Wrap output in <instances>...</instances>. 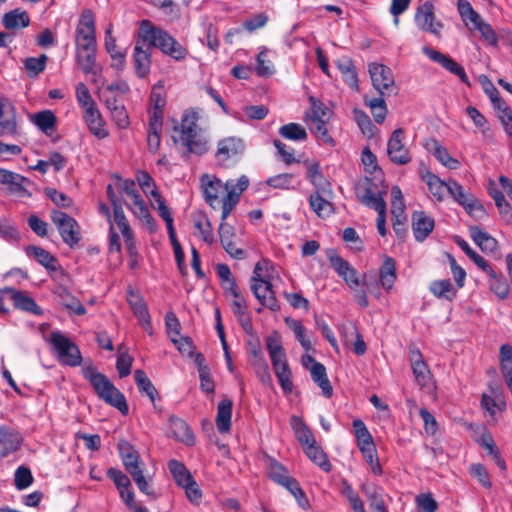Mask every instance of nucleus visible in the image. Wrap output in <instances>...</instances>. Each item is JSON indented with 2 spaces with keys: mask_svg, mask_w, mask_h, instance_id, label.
<instances>
[{
  "mask_svg": "<svg viewBox=\"0 0 512 512\" xmlns=\"http://www.w3.org/2000/svg\"><path fill=\"white\" fill-rule=\"evenodd\" d=\"M245 150V144L241 138L227 137L218 142L216 159L220 163H226L228 160L241 155Z\"/></svg>",
  "mask_w": 512,
  "mask_h": 512,
  "instance_id": "nucleus-16",
  "label": "nucleus"
},
{
  "mask_svg": "<svg viewBox=\"0 0 512 512\" xmlns=\"http://www.w3.org/2000/svg\"><path fill=\"white\" fill-rule=\"evenodd\" d=\"M307 457L316 465H318L323 471L329 472L331 470V464L328 460L327 455L316 443L312 444L304 449Z\"/></svg>",
  "mask_w": 512,
  "mask_h": 512,
  "instance_id": "nucleus-46",
  "label": "nucleus"
},
{
  "mask_svg": "<svg viewBox=\"0 0 512 512\" xmlns=\"http://www.w3.org/2000/svg\"><path fill=\"white\" fill-rule=\"evenodd\" d=\"M396 280L395 261L387 257L380 268V282L384 289L390 290Z\"/></svg>",
  "mask_w": 512,
  "mask_h": 512,
  "instance_id": "nucleus-44",
  "label": "nucleus"
},
{
  "mask_svg": "<svg viewBox=\"0 0 512 512\" xmlns=\"http://www.w3.org/2000/svg\"><path fill=\"white\" fill-rule=\"evenodd\" d=\"M128 295L129 297L127 301L129 303L131 310L133 311V314L138 320L150 315L148 307L141 295L135 293L132 290L128 291Z\"/></svg>",
  "mask_w": 512,
  "mask_h": 512,
  "instance_id": "nucleus-49",
  "label": "nucleus"
},
{
  "mask_svg": "<svg viewBox=\"0 0 512 512\" xmlns=\"http://www.w3.org/2000/svg\"><path fill=\"white\" fill-rule=\"evenodd\" d=\"M448 193L458 204L463 206L471 216L481 218L485 215L483 206L478 202L475 196L471 193H467L457 181L449 180Z\"/></svg>",
  "mask_w": 512,
  "mask_h": 512,
  "instance_id": "nucleus-8",
  "label": "nucleus"
},
{
  "mask_svg": "<svg viewBox=\"0 0 512 512\" xmlns=\"http://www.w3.org/2000/svg\"><path fill=\"white\" fill-rule=\"evenodd\" d=\"M12 299L16 308L31 312L35 315H40L42 313L41 308L37 305L34 299L27 296L23 292L13 291Z\"/></svg>",
  "mask_w": 512,
  "mask_h": 512,
  "instance_id": "nucleus-48",
  "label": "nucleus"
},
{
  "mask_svg": "<svg viewBox=\"0 0 512 512\" xmlns=\"http://www.w3.org/2000/svg\"><path fill=\"white\" fill-rule=\"evenodd\" d=\"M118 451L126 471L133 475L144 470V463L140 459L138 451L126 440L118 442Z\"/></svg>",
  "mask_w": 512,
  "mask_h": 512,
  "instance_id": "nucleus-19",
  "label": "nucleus"
},
{
  "mask_svg": "<svg viewBox=\"0 0 512 512\" xmlns=\"http://www.w3.org/2000/svg\"><path fill=\"white\" fill-rule=\"evenodd\" d=\"M422 51L431 60L441 64V66L443 68H445L452 74L457 75L463 83L469 84V79H468V76H467L464 68L460 64H458L454 59H452L450 56L445 55V54H443L439 51H436L434 49H431L427 46L423 47Z\"/></svg>",
  "mask_w": 512,
  "mask_h": 512,
  "instance_id": "nucleus-15",
  "label": "nucleus"
},
{
  "mask_svg": "<svg viewBox=\"0 0 512 512\" xmlns=\"http://www.w3.org/2000/svg\"><path fill=\"white\" fill-rule=\"evenodd\" d=\"M412 231L418 242L424 241L433 231L435 222L433 217L424 211H414L411 217Z\"/></svg>",
  "mask_w": 512,
  "mask_h": 512,
  "instance_id": "nucleus-20",
  "label": "nucleus"
},
{
  "mask_svg": "<svg viewBox=\"0 0 512 512\" xmlns=\"http://www.w3.org/2000/svg\"><path fill=\"white\" fill-rule=\"evenodd\" d=\"M139 33L143 37V42L148 44L150 48H159L164 54L180 61L187 55V49L183 47L174 37L167 31L158 28L149 20L141 22Z\"/></svg>",
  "mask_w": 512,
  "mask_h": 512,
  "instance_id": "nucleus-3",
  "label": "nucleus"
},
{
  "mask_svg": "<svg viewBox=\"0 0 512 512\" xmlns=\"http://www.w3.org/2000/svg\"><path fill=\"white\" fill-rule=\"evenodd\" d=\"M291 425L295 432L296 438L302 445L303 449L312 444H315L316 440L313 433L299 417L293 416L291 418Z\"/></svg>",
  "mask_w": 512,
  "mask_h": 512,
  "instance_id": "nucleus-37",
  "label": "nucleus"
},
{
  "mask_svg": "<svg viewBox=\"0 0 512 512\" xmlns=\"http://www.w3.org/2000/svg\"><path fill=\"white\" fill-rule=\"evenodd\" d=\"M422 179L426 182L431 194L438 201H442L444 199L445 193H448L449 181L445 182L441 180L437 175L428 170L425 172V174L422 175Z\"/></svg>",
  "mask_w": 512,
  "mask_h": 512,
  "instance_id": "nucleus-33",
  "label": "nucleus"
},
{
  "mask_svg": "<svg viewBox=\"0 0 512 512\" xmlns=\"http://www.w3.org/2000/svg\"><path fill=\"white\" fill-rule=\"evenodd\" d=\"M430 291L437 298H444L449 301L456 296L457 290L454 289L450 279L438 280L431 283Z\"/></svg>",
  "mask_w": 512,
  "mask_h": 512,
  "instance_id": "nucleus-47",
  "label": "nucleus"
},
{
  "mask_svg": "<svg viewBox=\"0 0 512 512\" xmlns=\"http://www.w3.org/2000/svg\"><path fill=\"white\" fill-rule=\"evenodd\" d=\"M194 227L200 232V235L208 244L214 242V235L212 231L211 223L206 214L198 212L192 215Z\"/></svg>",
  "mask_w": 512,
  "mask_h": 512,
  "instance_id": "nucleus-41",
  "label": "nucleus"
},
{
  "mask_svg": "<svg viewBox=\"0 0 512 512\" xmlns=\"http://www.w3.org/2000/svg\"><path fill=\"white\" fill-rule=\"evenodd\" d=\"M48 57L46 54L40 55L38 58L29 57L24 60V67L30 78H35L44 71Z\"/></svg>",
  "mask_w": 512,
  "mask_h": 512,
  "instance_id": "nucleus-51",
  "label": "nucleus"
},
{
  "mask_svg": "<svg viewBox=\"0 0 512 512\" xmlns=\"http://www.w3.org/2000/svg\"><path fill=\"white\" fill-rule=\"evenodd\" d=\"M0 183L6 185L9 192L18 197L29 198L32 195L27 189L31 181L18 173L0 168Z\"/></svg>",
  "mask_w": 512,
  "mask_h": 512,
  "instance_id": "nucleus-11",
  "label": "nucleus"
},
{
  "mask_svg": "<svg viewBox=\"0 0 512 512\" xmlns=\"http://www.w3.org/2000/svg\"><path fill=\"white\" fill-rule=\"evenodd\" d=\"M33 475L29 468L20 466L14 475V484L18 490H23L33 483Z\"/></svg>",
  "mask_w": 512,
  "mask_h": 512,
  "instance_id": "nucleus-64",
  "label": "nucleus"
},
{
  "mask_svg": "<svg viewBox=\"0 0 512 512\" xmlns=\"http://www.w3.org/2000/svg\"><path fill=\"white\" fill-rule=\"evenodd\" d=\"M425 147L445 167L449 169H457L459 167V161L450 156L447 149L436 139H430L427 141Z\"/></svg>",
  "mask_w": 512,
  "mask_h": 512,
  "instance_id": "nucleus-26",
  "label": "nucleus"
},
{
  "mask_svg": "<svg viewBox=\"0 0 512 512\" xmlns=\"http://www.w3.org/2000/svg\"><path fill=\"white\" fill-rule=\"evenodd\" d=\"M50 343L62 364L71 367L81 364L82 357L79 348L60 331L51 333Z\"/></svg>",
  "mask_w": 512,
  "mask_h": 512,
  "instance_id": "nucleus-6",
  "label": "nucleus"
},
{
  "mask_svg": "<svg viewBox=\"0 0 512 512\" xmlns=\"http://www.w3.org/2000/svg\"><path fill=\"white\" fill-rule=\"evenodd\" d=\"M197 115L195 112H185L182 116L180 125H174L172 140L175 144L180 143L185 149L186 154L203 155L208 151V141L200 133L197 125Z\"/></svg>",
  "mask_w": 512,
  "mask_h": 512,
  "instance_id": "nucleus-1",
  "label": "nucleus"
},
{
  "mask_svg": "<svg viewBox=\"0 0 512 512\" xmlns=\"http://www.w3.org/2000/svg\"><path fill=\"white\" fill-rule=\"evenodd\" d=\"M470 236L475 244L484 252H494L498 247L497 240L479 226L469 228Z\"/></svg>",
  "mask_w": 512,
  "mask_h": 512,
  "instance_id": "nucleus-29",
  "label": "nucleus"
},
{
  "mask_svg": "<svg viewBox=\"0 0 512 512\" xmlns=\"http://www.w3.org/2000/svg\"><path fill=\"white\" fill-rule=\"evenodd\" d=\"M365 103L370 107L375 122L379 124L383 123L387 114V107L383 96L373 98L369 101L365 100Z\"/></svg>",
  "mask_w": 512,
  "mask_h": 512,
  "instance_id": "nucleus-54",
  "label": "nucleus"
},
{
  "mask_svg": "<svg viewBox=\"0 0 512 512\" xmlns=\"http://www.w3.org/2000/svg\"><path fill=\"white\" fill-rule=\"evenodd\" d=\"M353 428L355 431V436L357 438L359 449H361V447L374 445L373 438L363 421L359 419L354 420Z\"/></svg>",
  "mask_w": 512,
  "mask_h": 512,
  "instance_id": "nucleus-52",
  "label": "nucleus"
},
{
  "mask_svg": "<svg viewBox=\"0 0 512 512\" xmlns=\"http://www.w3.org/2000/svg\"><path fill=\"white\" fill-rule=\"evenodd\" d=\"M434 20V5L431 1H426L418 7L415 14V21L421 30L440 37V30L443 27V24L441 22L434 23Z\"/></svg>",
  "mask_w": 512,
  "mask_h": 512,
  "instance_id": "nucleus-13",
  "label": "nucleus"
},
{
  "mask_svg": "<svg viewBox=\"0 0 512 512\" xmlns=\"http://www.w3.org/2000/svg\"><path fill=\"white\" fill-rule=\"evenodd\" d=\"M357 197L360 202L377 213V229L381 236H385L386 230V203L384 195L387 194L386 187L378 188L370 178L365 177L356 185Z\"/></svg>",
  "mask_w": 512,
  "mask_h": 512,
  "instance_id": "nucleus-4",
  "label": "nucleus"
},
{
  "mask_svg": "<svg viewBox=\"0 0 512 512\" xmlns=\"http://www.w3.org/2000/svg\"><path fill=\"white\" fill-rule=\"evenodd\" d=\"M10 114L6 119L0 120V130L3 136L10 135L16 136L18 135V125L16 121V109L13 105L9 104Z\"/></svg>",
  "mask_w": 512,
  "mask_h": 512,
  "instance_id": "nucleus-56",
  "label": "nucleus"
},
{
  "mask_svg": "<svg viewBox=\"0 0 512 512\" xmlns=\"http://www.w3.org/2000/svg\"><path fill=\"white\" fill-rule=\"evenodd\" d=\"M327 257L333 269L341 277L346 276V274H348V271L352 268L349 262L340 257L335 250H329L327 252Z\"/></svg>",
  "mask_w": 512,
  "mask_h": 512,
  "instance_id": "nucleus-61",
  "label": "nucleus"
},
{
  "mask_svg": "<svg viewBox=\"0 0 512 512\" xmlns=\"http://www.w3.org/2000/svg\"><path fill=\"white\" fill-rule=\"evenodd\" d=\"M96 52L97 42L76 45V61L85 74H97Z\"/></svg>",
  "mask_w": 512,
  "mask_h": 512,
  "instance_id": "nucleus-17",
  "label": "nucleus"
},
{
  "mask_svg": "<svg viewBox=\"0 0 512 512\" xmlns=\"http://www.w3.org/2000/svg\"><path fill=\"white\" fill-rule=\"evenodd\" d=\"M279 133L284 138L293 141H304L307 139L306 130L297 123H289L281 126Z\"/></svg>",
  "mask_w": 512,
  "mask_h": 512,
  "instance_id": "nucleus-50",
  "label": "nucleus"
},
{
  "mask_svg": "<svg viewBox=\"0 0 512 512\" xmlns=\"http://www.w3.org/2000/svg\"><path fill=\"white\" fill-rule=\"evenodd\" d=\"M55 297L59 305L68 311L70 314L84 315L86 309L83 304L73 296L67 288L58 286L54 291Z\"/></svg>",
  "mask_w": 512,
  "mask_h": 512,
  "instance_id": "nucleus-23",
  "label": "nucleus"
},
{
  "mask_svg": "<svg viewBox=\"0 0 512 512\" xmlns=\"http://www.w3.org/2000/svg\"><path fill=\"white\" fill-rule=\"evenodd\" d=\"M105 49L112 60H119V64H112V67L122 70L125 63V54L117 50L116 39L112 36L111 28H108L105 32Z\"/></svg>",
  "mask_w": 512,
  "mask_h": 512,
  "instance_id": "nucleus-45",
  "label": "nucleus"
},
{
  "mask_svg": "<svg viewBox=\"0 0 512 512\" xmlns=\"http://www.w3.org/2000/svg\"><path fill=\"white\" fill-rule=\"evenodd\" d=\"M30 120L46 135L56 128L57 118L51 110H43L30 116Z\"/></svg>",
  "mask_w": 512,
  "mask_h": 512,
  "instance_id": "nucleus-32",
  "label": "nucleus"
},
{
  "mask_svg": "<svg viewBox=\"0 0 512 512\" xmlns=\"http://www.w3.org/2000/svg\"><path fill=\"white\" fill-rule=\"evenodd\" d=\"M268 475L280 485H283L290 478L287 469L276 460H271Z\"/></svg>",
  "mask_w": 512,
  "mask_h": 512,
  "instance_id": "nucleus-63",
  "label": "nucleus"
},
{
  "mask_svg": "<svg viewBox=\"0 0 512 512\" xmlns=\"http://www.w3.org/2000/svg\"><path fill=\"white\" fill-rule=\"evenodd\" d=\"M369 73L371 76L372 84L374 88L380 93V96L384 95L385 90H389L394 87L395 81L392 70L378 63H371L369 65Z\"/></svg>",
  "mask_w": 512,
  "mask_h": 512,
  "instance_id": "nucleus-14",
  "label": "nucleus"
},
{
  "mask_svg": "<svg viewBox=\"0 0 512 512\" xmlns=\"http://www.w3.org/2000/svg\"><path fill=\"white\" fill-rule=\"evenodd\" d=\"M266 346L272 363L286 359V354L278 337L269 336L266 339Z\"/></svg>",
  "mask_w": 512,
  "mask_h": 512,
  "instance_id": "nucleus-60",
  "label": "nucleus"
},
{
  "mask_svg": "<svg viewBox=\"0 0 512 512\" xmlns=\"http://www.w3.org/2000/svg\"><path fill=\"white\" fill-rule=\"evenodd\" d=\"M336 65L343 75L344 81L355 90H358V75L350 57L344 56L336 61Z\"/></svg>",
  "mask_w": 512,
  "mask_h": 512,
  "instance_id": "nucleus-34",
  "label": "nucleus"
},
{
  "mask_svg": "<svg viewBox=\"0 0 512 512\" xmlns=\"http://www.w3.org/2000/svg\"><path fill=\"white\" fill-rule=\"evenodd\" d=\"M310 122L309 129L315 135V137L323 144L334 146L335 141L332 136L328 133L326 124L328 121L319 120L318 118H307Z\"/></svg>",
  "mask_w": 512,
  "mask_h": 512,
  "instance_id": "nucleus-43",
  "label": "nucleus"
},
{
  "mask_svg": "<svg viewBox=\"0 0 512 512\" xmlns=\"http://www.w3.org/2000/svg\"><path fill=\"white\" fill-rule=\"evenodd\" d=\"M362 163L366 172H368L370 175H373V178L370 177V179L377 184L378 188H381L380 185H382L384 182L383 173L377 164L376 156L368 147L362 151ZM367 177L369 178V176Z\"/></svg>",
  "mask_w": 512,
  "mask_h": 512,
  "instance_id": "nucleus-30",
  "label": "nucleus"
},
{
  "mask_svg": "<svg viewBox=\"0 0 512 512\" xmlns=\"http://www.w3.org/2000/svg\"><path fill=\"white\" fill-rule=\"evenodd\" d=\"M25 252L27 256L33 257L47 270L56 271L59 267L57 258L42 247L30 245L26 247Z\"/></svg>",
  "mask_w": 512,
  "mask_h": 512,
  "instance_id": "nucleus-25",
  "label": "nucleus"
},
{
  "mask_svg": "<svg viewBox=\"0 0 512 512\" xmlns=\"http://www.w3.org/2000/svg\"><path fill=\"white\" fill-rule=\"evenodd\" d=\"M489 195L494 200L495 205L497 206L502 218L507 223H509L512 220V206L506 200L503 192L499 190L497 187L493 186L489 188Z\"/></svg>",
  "mask_w": 512,
  "mask_h": 512,
  "instance_id": "nucleus-40",
  "label": "nucleus"
},
{
  "mask_svg": "<svg viewBox=\"0 0 512 512\" xmlns=\"http://www.w3.org/2000/svg\"><path fill=\"white\" fill-rule=\"evenodd\" d=\"M134 379L139 391L142 394H146L151 402L155 403L156 399L159 397V394L150 379L147 377L146 373L141 369H137L134 372Z\"/></svg>",
  "mask_w": 512,
  "mask_h": 512,
  "instance_id": "nucleus-39",
  "label": "nucleus"
},
{
  "mask_svg": "<svg viewBox=\"0 0 512 512\" xmlns=\"http://www.w3.org/2000/svg\"><path fill=\"white\" fill-rule=\"evenodd\" d=\"M94 14L90 9L81 13L75 32V44L96 43Z\"/></svg>",
  "mask_w": 512,
  "mask_h": 512,
  "instance_id": "nucleus-12",
  "label": "nucleus"
},
{
  "mask_svg": "<svg viewBox=\"0 0 512 512\" xmlns=\"http://www.w3.org/2000/svg\"><path fill=\"white\" fill-rule=\"evenodd\" d=\"M113 218L115 223L119 227L124 239L133 237L132 229L124 214L122 205L113 208Z\"/></svg>",
  "mask_w": 512,
  "mask_h": 512,
  "instance_id": "nucleus-58",
  "label": "nucleus"
},
{
  "mask_svg": "<svg viewBox=\"0 0 512 512\" xmlns=\"http://www.w3.org/2000/svg\"><path fill=\"white\" fill-rule=\"evenodd\" d=\"M410 360L412 365L413 374L417 383L421 387L428 385L430 381V371L427 364L423 360V356L418 349L410 350Z\"/></svg>",
  "mask_w": 512,
  "mask_h": 512,
  "instance_id": "nucleus-24",
  "label": "nucleus"
},
{
  "mask_svg": "<svg viewBox=\"0 0 512 512\" xmlns=\"http://www.w3.org/2000/svg\"><path fill=\"white\" fill-rule=\"evenodd\" d=\"M404 135V130L397 128L392 132L387 144L388 156L397 165H406L411 161L410 153L403 143Z\"/></svg>",
  "mask_w": 512,
  "mask_h": 512,
  "instance_id": "nucleus-9",
  "label": "nucleus"
},
{
  "mask_svg": "<svg viewBox=\"0 0 512 512\" xmlns=\"http://www.w3.org/2000/svg\"><path fill=\"white\" fill-rule=\"evenodd\" d=\"M200 187L205 202L210 207L216 208V203L219 201V195L223 194L226 188L229 187V181L223 183L214 175L204 174L200 178Z\"/></svg>",
  "mask_w": 512,
  "mask_h": 512,
  "instance_id": "nucleus-10",
  "label": "nucleus"
},
{
  "mask_svg": "<svg viewBox=\"0 0 512 512\" xmlns=\"http://www.w3.org/2000/svg\"><path fill=\"white\" fill-rule=\"evenodd\" d=\"M233 402L229 398H224L219 402L216 415V426L220 433L224 434L231 429Z\"/></svg>",
  "mask_w": 512,
  "mask_h": 512,
  "instance_id": "nucleus-28",
  "label": "nucleus"
},
{
  "mask_svg": "<svg viewBox=\"0 0 512 512\" xmlns=\"http://www.w3.org/2000/svg\"><path fill=\"white\" fill-rule=\"evenodd\" d=\"M309 370L313 381L321 388L323 395L326 398H331L333 395V388L327 377L325 366L322 363H315L309 368Z\"/></svg>",
  "mask_w": 512,
  "mask_h": 512,
  "instance_id": "nucleus-31",
  "label": "nucleus"
},
{
  "mask_svg": "<svg viewBox=\"0 0 512 512\" xmlns=\"http://www.w3.org/2000/svg\"><path fill=\"white\" fill-rule=\"evenodd\" d=\"M151 197L157 203V210L159 212L160 217L165 221L166 227L170 228L173 226V217L169 208L166 206L165 200L159 193L157 189L151 190Z\"/></svg>",
  "mask_w": 512,
  "mask_h": 512,
  "instance_id": "nucleus-57",
  "label": "nucleus"
},
{
  "mask_svg": "<svg viewBox=\"0 0 512 512\" xmlns=\"http://www.w3.org/2000/svg\"><path fill=\"white\" fill-rule=\"evenodd\" d=\"M170 436L175 440L184 443L186 446L195 444V436L189 425L177 416L169 417Z\"/></svg>",
  "mask_w": 512,
  "mask_h": 512,
  "instance_id": "nucleus-21",
  "label": "nucleus"
},
{
  "mask_svg": "<svg viewBox=\"0 0 512 512\" xmlns=\"http://www.w3.org/2000/svg\"><path fill=\"white\" fill-rule=\"evenodd\" d=\"M168 468H169L170 473L172 474L175 482L180 487L189 485V482L194 480L193 477L191 476L190 472L185 467V465L178 460H175V459L170 460L168 462Z\"/></svg>",
  "mask_w": 512,
  "mask_h": 512,
  "instance_id": "nucleus-42",
  "label": "nucleus"
},
{
  "mask_svg": "<svg viewBox=\"0 0 512 512\" xmlns=\"http://www.w3.org/2000/svg\"><path fill=\"white\" fill-rule=\"evenodd\" d=\"M82 374L100 399L117 408L123 415L128 413L129 409L124 395L104 374L98 372L95 366H84Z\"/></svg>",
  "mask_w": 512,
  "mask_h": 512,
  "instance_id": "nucleus-2",
  "label": "nucleus"
},
{
  "mask_svg": "<svg viewBox=\"0 0 512 512\" xmlns=\"http://www.w3.org/2000/svg\"><path fill=\"white\" fill-rule=\"evenodd\" d=\"M272 365L282 389L287 393H291L293 389L292 373L289 369L287 360L284 359L273 362Z\"/></svg>",
  "mask_w": 512,
  "mask_h": 512,
  "instance_id": "nucleus-38",
  "label": "nucleus"
},
{
  "mask_svg": "<svg viewBox=\"0 0 512 512\" xmlns=\"http://www.w3.org/2000/svg\"><path fill=\"white\" fill-rule=\"evenodd\" d=\"M143 42V37L139 33L138 39L136 41V45L134 47V67L136 74L144 78L150 72V64H151V50L152 48L148 47V44Z\"/></svg>",
  "mask_w": 512,
  "mask_h": 512,
  "instance_id": "nucleus-18",
  "label": "nucleus"
},
{
  "mask_svg": "<svg viewBox=\"0 0 512 512\" xmlns=\"http://www.w3.org/2000/svg\"><path fill=\"white\" fill-rule=\"evenodd\" d=\"M50 216L63 242L71 248L77 246L81 241V228L78 222L60 210H52Z\"/></svg>",
  "mask_w": 512,
  "mask_h": 512,
  "instance_id": "nucleus-7",
  "label": "nucleus"
},
{
  "mask_svg": "<svg viewBox=\"0 0 512 512\" xmlns=\"http://www.w3.org/2000/svg\"><path fill=\"white\" fill-rule=\"evenodd\" d=\"M30 23L28 14L25 11L19 9L11 10L5 13L2 17L3 26L8 29H17L27 27Z\"/></svg>",
  "mask_w": 512,
  "mask_h": 512,
  "instance_id": "nucleus-36",
  "label": "nucleus"
},
{
  "mask_svg": "<svg viewBox=\"0 0 512 512\" xmlns=\"http://www.w3.org/2000/svg\"><path fill=\"white\" fill-rule=\"evenodd\" d=\"M83 118L89 129V131L99 139H103L108 136V131L104 127V120L102 115L97 108V105L87 107L83 110Z\"/></svg>",
  "mask_w": 512,
  "mask_h": 512,
  "instance_id": "nucleus-22",
  "label": "nucleus"
},
{
  "mask_svg": "<svg viewBox=\"0 0 512 512\" xmlns=\"http://www.w3.org/2000/svg\"><path fill=\"white\" fill-rule=\"evenodd\" d=\"M22 443L19 433L8 429H0V458L8 456L10 453L17 451Z\"/></svg>",
  "mask_w": 512,
  "mask_h": 512,
  "instance_id": "nucleus-27",
  "label": "nucleus"
},
{
  "mask_svg": "<svg viewBox=\"0 0 512 512\" xmlns=\"http://www.w3.org/2000/svg\"><path fill=\"white\" fill-rule=\"evenodd\" d=\"M391 214L394 217H402L405 215V204L402 192L398 186H394L391 189Z\"/></svg>",
  "mask_w": 512,
  "mask_h": 512,
  "instance_id": "nucleus-59",
  "label": "nucleus"
},
{
  "mask_svg": "<svg viewBox=\"0 0 512 512\" xmlns=\"http://www.w3.org/2000/svg\"><path fill=\"white\" fill-rule=\"evenodd\" d=\"M332 197L333 196H326L323 194H311L309 197V204L312 210L319 217H328L334 211L333 204L331 202Z\"/></svg>",
  "mask_w": 512,
  "mask_h": 512,
  "instance_id": "nucleus-35",
  "label": "nucleus"
},
{
  "mask_svg": "<svg viewBox=\"0 0 512 512\" xmlns=\"http://www.w3.org/2000/svg\"><path fill=\"white\" fill-rule=\"evenodd\" d=\"M499 360L504 378L512 376V346L510 344H503L500 347Z\"/></svg>",
  "mask_w": 512,
  "mask_h": 512,
  "instance_id": "nucleus-55",
  "label": "nucleus"
},
{
  "mask_svg": "<svg viewBox=\"0 0 512 512\" xmlns=\"http://www.w3.org/2000/svg\"><path fill=\"white\" fill-rule=\"evenodd\" d=\"M263 264L268 265L269 262L263 260V262L256 263L253 270V276L250 280V289L257 300L261 303V305L270 309L271 311H278L280 310V305L275 296V292L272 289L273 286L271 280L269 277H263L261 274Z\"/></svg>",
  "mask_w": 512,
  "mask_h": 512,
  "instance_id": "nucleus-5",
  "label": "nucleus"
},
{
  "mask_svg": "<svg viewBox=\"0 0 512 512\" xmlns=\"http://www.w3.org/2000/svg\"><path fill=\"white\" fill-rule=\"evenodd\" d=\"M360 451L365 461L370 466L372 473L375 475H381L383 470L379 462L375 444L367 447H361Z\"/></svg>",
  "mask_w": 512,
  "mask_h": 512,
  "instance_id": "nucleus-53",
  "label": "nucleus"
},
{
  "mask_svg": "<svg viewBox=\"0 0 512 512\" xmlns=\"http://www.w3.org/2000/svg\"><path fill=\"white\" fill-rule=\"evenodd\" d=\"M311 110L307 113L306 118H318L319 120L328 121L331 111L321 101L310 97Z\"/></svg>",
  "mask_w": 512,
  "mask_h": 512,
  "instance_id": "nucleus-62",
  "label": "nucleus"
}]
</instances>
